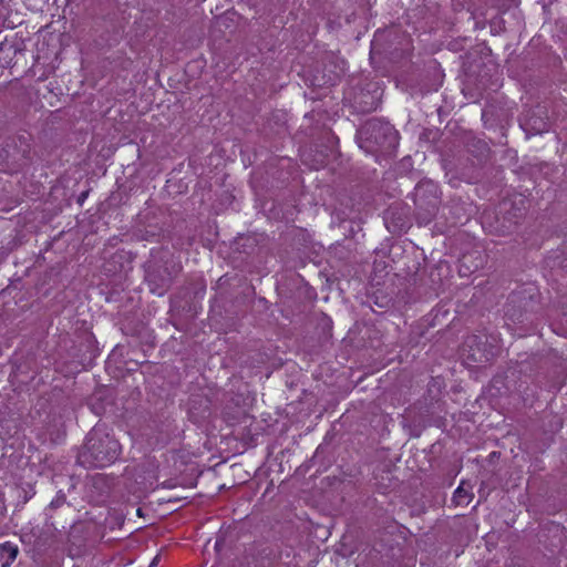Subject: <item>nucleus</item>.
<instances>
[{
	"label": "nucleus",
	"instance_id": "f03ea898",
	"mask_svg": "<svg viewBox=\"0 0 567 567\" xmlns=\"http://www.w3.org/2000/svg\"><path fill=\"white\" fill-rule=\"evenodd\" d=\"M473 498L472 486L468 483L462 482L453 495V503L456 505H468Z\"/></svg>",
	"mask_w": 567,
	"mask_h": 567
},
{
	"label": "nucleus",
	"instance_id": "f257e3e1",
	"mask_svg": "<svg viewBox=\"0 0 567 567\" xmlns=\"http://www.w3.org/2000/svg\"><path fill=\"white\" fill-rule=\"evenodd\" d=\"M121 445L105 429L95 426L87 435L79 461L90 467H105L120 455Z\"/></svg>",
	"mask_w": 567,
	"mask_h": 567
},
{
	"label": "nucleus",
	"instance_id": "20e7f679",
	"mask_svg": "<svg viewBox=\"0 0 567 567\" xmlns=\"http://www.w3.org/2000/svg\"><path fill=\"white\" fill-rule=\"evenodd\" d=\"M472 357H473V360H474V361H478V360H480L478 358H476V354H475V353H473V354H472Z\"/></svg>",
	"mask_w": 567,
	"mask_h": 567
},
{
	"label": "nucleus",
	"instance_id": "7ed1b4c3",
	"mask_svg": "<svg viewBox=\"0 0 567 567\" xmlns=\"http://www.w3.org/2000/svg\"><path fill=\"white\" fill-rule=\"evenodd\" d=\"M18 547L12 544L0 546V559H4L2 567H8L17 558Z\"/></svg>",
	"mask_w": 567,
	"mask_h": 567
}]
</instances>
